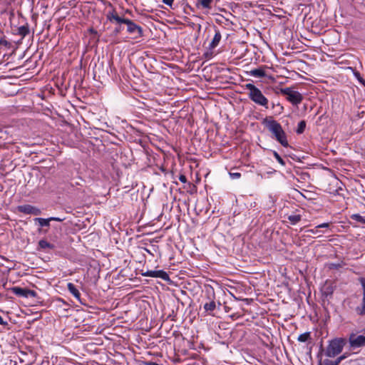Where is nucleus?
<instances>
[{
	"mask_svg": "<svg viewBox=\"0 0 365 365\" xmlns=\"http://www.w3.org/2000/svg\"><path fill=\"white\" fill-rule=\"evenodd\" d=\"M262 124L270 131L275 139L284 147L288 146L287 135L282 125L272 117H266L262 120Z\"/></svg>",
	"mask_w": 365,
	"mask_h": 365,
	"instance_id": "obj_1",
	"label": "nucleus"
},
{
	"mask_svg": "<svg viewBox=\"0 0 365 365\" xmlns=\"http://www.w3.org/2000/svg\"><path fill=\"white\" fill-rule=\"evenodd\" d=\"M107 19L110 22L115 21L117 24H125L127 25V31L129 34H137L138 36H142L143 35V31L141 26L137 25L133 21L125 19L123 17H120L118 15V14L113 11L109 12L107 14Z\"/></svg>",
	"mask_w": 365,
	"mask_h": 365,
	"instance_id": "obj_2",
	"label": "nucleus"
},
{
	"mask_svg": "<svg viewBox=\"0 0 365 365\" xmlns=\"http://www.w3.org/2000/svg\"><path fill=\"white\" fill-rule=\"evenodd\" d=\"M245 88L249 91L248 97L253 103L264 108H269V100L259 88L252 83H247Z\"/></svg>",
	"mask_w": 365,
	"mask_h": 365,
	"instance_id": "obj_3",
	"label": "nucleus"
},
{
	"mask_svg": "<svg viewBox=\"0 0 365 365\" xmlns=\"http://www.w3.org/2000/svg\"><path fill=\"white\" fill-rule=\"evenodd\" d=\"M346 344V341L344 338H335L329 341L328 346L325 351V355L327 357H334L337 356L342 351Z\"/></svg>",
	"mask_w": 365,
	"mask_h": 365,
	"instance_id": "obj_4",
	"label": "nucleus"
},
{
	"mask_svg": "<svg viewBox=\"0 0 365 365\" xmlns=\"http://www.w3.org/2000/svg\"><path fill=\"white\" fill-rule=\"evenodd\" d=\"M280 92L282 95L285 96L287 101L293 105H298L303 100L302 95L299 92L293 90L292 88L287 87L281 88Z\"/></svg>",
	"mask_w": 365,
	"mask_h": 365,
	"instance_id": "obj_5",
	"label": "nucleus"
},
{
	"mask_svg": "<svg viewBox=\"0 0 365 365\" xmlns=\"http://www.w3.org/2000/svg\"><path fill=\"white\" fill-rule=\"evenodd\" d=\"M10 290L15 295L24 298L35 297L37 294L34 290L29 289L26 288H21L19 287H13L10 288Z\"/></svg>",
	"mask_w": 365,
	"mask_h": 365,
	"instance_id": "obj_6",
	"label": "nucleus"
},
{
	"mask_svg": "<svg viewBox=\"0 0 365 365\" xmlns=\"http://www.w3.org/2000/svg\"><path fill=\"white\" fill-rule=\"evenodd\" d=\"M16 209L18 212L26 215H39L41 214V210L39 208L28 204L19 205Z\"/></svg>",
	"mask_w": 365,
	"mask_h": 365,
	"instance_id": "obj_7",
	"label": "nucleus"
},
{
	"mask_svg": "<svg viewBox=\"0 0 365 365\" xmlns=\"http://www.w3.org/2000/svg\"><path fill=\"white\" fill-rule=\"evenodd\" d=\"M349 342L351 348H359L365 346V336L351 334L349 338Z\"/></svg>",
	"mask_w": 365,
	"mask_h": 365,
	"instance_id": "obj_8",
	"label": "nucleus"
},
{
	"mask_svg": "<svg viewBox=\"0 0 365 365\" xmlns=\"http://www.w3.org/2000/svg\"><path fill=\"white\" fill-rule=\"evenodd\" d=\"M143 276L160 278L164 280L169 279L168 274L163 270H148L143 274Z\"/></svg>",
	"mask_w": 365,
	"mask_h": 365,
	"instance_id": "obj_9",
	"label": "nucleus"
},
{
	"mask_svg": "<svg viewBox=\"0 0 365 365\" xmlns=\"http://www.w3.org/2000/svg\"><path fill=\"white\" fill-rule=\"evenodd\" d=\"M207 298H208L209 301L204 304L203 308H204L205 311L207 312H212L216 308V304H215V293H212V296H208Z\"/></svg>",
	"mask_w": 365,
	"mask_h": 365,
	"instance_id": "obj_10",
	"label": "nucleus"
},
{
	"mask_svg": "<svg viewBox=\"0 0 365 365\" xmlns=\"http://www.w3.org/2000/svg\"><path fill=\"white\" fill-rule=\"evenodd\" d=\"M215 36L212 40V41L210 43L209 48L213 49L215 47H217L221 40L222 36L219 30L215 29Z\"/></svg>",
	"mask_w": 365,
	"mask_h": 365,
	"instance_id": "obj_11",
	"label": "nucleus"
},
{
	"mask_svg": "<svg viewBox=\"0 0 365 365\" xmlns=\"http://www.w3.org/2000/svg\"><path fill=\"white\" fill-rule=\"evenodd\" d=\"M68 290L70 292V293L78 301H80L81 299V294L78 289L76 287V286L73 283H68L67 284Z\"/></svg>",
	"mask_w": 365,
	"mask_h": 365,
	"instance_id": "obj_12",
	"label": "nucleus"
},
{
	"mask_svg": "<svg viewBox=\"0 0 365 365\" xmlns=\"http://www.w3.org/2000/svg\"><path fill=\"white\" fill-rule=\"evenodd\" d=\"M361 285L363 287V299H362V307H358L356 309L357 313L360 315L365 314V279H361Z\"/></svg>",
	"mask_w": 365,
	"mask_h": 365,
	"instance_id": "obj_13",
	"label": "nucleus"
},
{
	"mask_svg": "<svg viewBox=\"0 0 365 365\" xmlns=\"http://www.w3.org/2000/svg\"><path fill=\"white\" fill-rule=\"evenodd\" d=\"M213 0H198L196 6L197 8L210 9Z\"/></svg>",
	"mask_w": 365,
	"mask_h": 365,
	"instance_id": "obj_14",
	"label": "nucleus"
},
{
	"mask_svg": "<svg viewBox=\"0 0 365 365\" xmlns=\"http://www.w3.org/2000/svg\"><path fill=\"white\" fill-rule=\"evenodd\" d=\"M250 74L252 76L256 78H262L265 76V71L262 68L252 69L250 71Z\"/></svg>",
	"mask_w": 365,
	"mask_h": 365,
	"instance_id": "obj_15",
	"label": "nucleus"
},
{
	"mask_svg": "<svg viewBox=\"0 0 365 365\" xmlns=\"http://www.w3.org/2000/svg\"><path fill=\"white\" fill-rule=\"evenodd\" d=\"M34 220L35 221V222H37L41 227L50 226L51 219H49V217L48 218L36 217V218H34Z\"/></svg>",
	"mask_w": 365,
	"mask_h": 365,
	"instance_id": "obj_16",
	"label": "nucleus"
},
{
	"mask_svg": "<svg viewBox=\"0 0 365 365\" xmlns=\"http://www.w3.org/2000/svg\"><path fill=\"white\" fill-rule=\"evenodd\" d=\"M38 249L45 250L46 249H53L55 246L53 244L49 243L45 240H41L38 244Z\"/></svg>",
	"mask_w": 365,
	"mask_h": 365,
	"instance_id": "obj_17",
	"label": "nucleus"
},
{
	"mask_svg": "<svg viewBox=\"0 0 365 365\" xmlns=\"http://www.w3.org/2000/svg\"><path fill=\"white\" fill-rule=\"evenodd\" d=\"M29 33V27L28 24L19 26L17 29V34L20 35L21 38H24Z\"/></svg>",
	"mask_w": 365,
	"mask_h": 365,
	"instance_id": "obj_18",
	"label": "nucleus"
},
{
	"mask_svg": "<svg viewBox=\"0 0 365 365\" xmlns=\"http://www.w3.org/2000/svg\"><path fill=\"white\" fill-rule=\"evenodd\" d=\"M288 220L292 225L297 224L302 219L300 215H291L287 217Z\"/></svg>",
	"mask_w": 365,
	"mask_h": 365,
	"instance_id": "obj_19",
	"label": "nucleus"
},
{
	"mask_svg": "<svg viewBox=\"0 0 365 365\" xmlns=\"http://www.w3.org/2000/svg\"><path fill=\"white\" fill-rule=\"evenodd\" d=\"M305 128H306V122L304 120H301L300 122H299V123L297 125V128L296 130L297 133H298V134L303 133L305 130Z\"/></svg>",
	"mask_w": 365,
	"mask_h": 365,
	"instance_id": "obj_20",
	"label": "nucleus"
},
{
	"mask_svg": "<svg viewBox=\"0 0 365 365\" xmlns=\"http://www.w3.org/2000/svg\"><path fill=\"white\" fill-rule=\"evenodd\" d=\"M344 264H345L343 262H339V263L331 262V263H329L327 264V267L329 269H338L342 267Z\"/></svg>",
	"mask_w": 365,
	"mask_h": 365,
	"instance_id": "obj_21",
	"label": "nucleus"
},
{
	"mask_svg": "<svg viewBox=\"0 0 365 365\" xmlns=\"http://www.w3.org/2000/svg\"><path fill=\"white\" fill-rule=\"evenodd\" d=\"M309 339H310V333L309 332H305V333H303V334H300L298 336L297 339L300 342H305L307 340H309Z\"/></svg>",
	"mask_w": 365,
	"mask_h": 365,
	"instance_id": "obj_22",
	"label": "nucleus"
},
{
	"mask_svg": "<svg viewBox=\"0 0 365 365\" xmlns=\"http://www.w3.org/2000/svg\"><path fill=\"white\" fill-rule=\"evenodd\" d=\"M273 155L279 164H281L283 166L285 165V161L281 158V156L278 154L277 152L273 151Z\"/></svg>",
	"mask_w": 365,
	"mask_h": 365,
	"instance_id": "obj_23",
	"label": "nucleus"
},
{
	"mask_svg": "<svg viewBox=\"0 0 365 365\" xmlns=\"http://www.w3.org/2000/svg\"><path fill=\"white\" fill-rule=\"evenodd\" d=\"M354 76L359 81V82L365 86V80L361 76L360 73L359 72H354Z\"/></svg>",
	"mask_w": 365,
	"mask_h": 365,
	"instance_id": "obj_24",
	"label": "nucleus"
},
{
	"mask_svg": "<svg viewBox=\"0 0 365 365\" xmlns=\"http://www.w3.org/2000/svg\"><path fill=\"white\" fill-rule=\"evenodd\" d=\"M229 175H230V178L232 179V180L239 179L241 177V173H240L230 172Z\"/></svg>",
	"mask_w": 365,
	"mask_h": 365,
	"instance_id": "obj_25",
	"label": "nucleus"
},
{
	"mask_svg": "<svg viewBox=\"0 0 365 365\" xmlns=\"http://www.w3.org/2000/svg\"><path fill=\"white\" fill-rule=\"evenodd\" d=\"M319 365H333L332 360H329V359L322 360V359H320L319 361Z\"/></svg>",
	"mask_w": 365,
	"mask_h": 365,
	"instance_id": "obj_26",
	"label": "nucleus"
},
{
	"mask_svg": "<svg viewBox=\"0 0 365 365\" xmlns=\"http://www.w3.org/2000/svg\"><path fill=\"white\" fill-rule=\"evenodd\" d=\"M352 219L358 221L365 223V220H364L363 217L361 216L359 214H356L352 215Z\"/></svg>",
	"mask_w": 365,
	"mask_h": 365,
	"instance_id": "obj_27",
	"label": "nucleus"
},
{
	"mask_svg": "<svg viewBox=\"0 0 365 365\" xmlns=\"http://www.w3.org/2000/svg\"><path fill=\"white\" fill-rule=\"evenodd\" d=\"M0 46L9 47L10 46V43L8 41H6L4 38H1L0 39Z\"/></svg>",
	"mask_w": 365,
	"mask_h": 365,
	"instance_id": "obj_28",
	"label": "nucleus"
},
{
	"mask_svg": "<svg viewBox=\"0 0 365 365\" xmlns=\"http://www.w3.org/2000/svg\"><path fill=\"white\" fill-rule=\"evenodd\" d=\"M49 219H51V221L62 222L64 220V218H61V217H49Z\"/></svg>",
	"mask_w": 365,
	"mask_h": 365,
	"instance_id": "obj_29",
	"label": "nucleus"
},
{
	"mask_svg": "<svg viewBox=\"0 0 365 365\" xmlns=\"http://www.w3.org/2000/svg\"><path fill=\"white\" fill-rule=\"evenodd\" d=\"M163 2L165 4H166V5L172 7V6H173V2H174V0H163Z\"/></svg>",
	"mask_w": 365,
	"mask_h": 365,
	"instance_id": "obj_30",
	"label": "nucleus"
},
{
	"mask_svg": "<svg viewBox=\"0 0 365 365\" xmlns=\"http://www.w3.org/2000/svg\"><path fill=\"white\" fill-rule=\"evenodd\" d=\"M329 227V222H324L322 224H320V225H317V227H319V228H327Z\"/></svg>",
	"mask_w": 365,
	"mask_h": 365,
	"instance_id": "obj_31",
	"label": "nucleus"
},
{
	"mask_svg": "<svg viewBox=\"0 0 365 365\" xmlns=\"http://www.w3.org/2000/svg\"><path fill=\"white\" fill-rule=\"evenodd\" d=\"M318 229H319V227H317V226H316L314 228L309 230L308 232L312 233V234L315 235V234H317L319 232Z\"/></svg>",
	"mask_w": 365,
	"mask_h": 365,
	"instance_id": "obj_32",
	"label": "nucleus"
},
{
	"mask_svg": "<svg viewBox=\"0 0 365 365\" xmlns=\"http://www.w3.org/2000/svg\"><path fill=\"white\" fill-rule=\"evenodd\" d=\"M179 180H180V181H181L183 183H185L187 182V178H186L185 175H180L179 176Z\"/></svg>",
	"mask_w": 365,
	"mask_h": 365,
	"instance_id": "obj_33",
	"label": "nucleus"
},
{
	"mask_svg": "<svg viewBox=\"0 0 365 365\" xmlns=\"http://www.w3.org/2000/svg\"><path fill=\"white\" fill-rule=\"evenodd\" d=\"M341 361H340V359H336V360L334 361H332V364L333 365H339L340 364Z\"/></svg>",
	"mask_w": 365,
	"mask_h": 365,
	"instance_id": "obj_34",
	"label": "nucleus"
},
{
	"mask_svg": "<svg viewBox=\"0 0 365 365\" xmlns=\"http://www.w3.org/2000/svg\"><path fill=\"white\" fill-rule=\"evenodd\" d=\"M0 324H1V325H7V322H5L3 319V318H2V317L1 315H0Z\"/></svg>",
	"mask_w": 365,
	"mask_h": 365,
	"instance_id": "obj_35",
	"label": "nucleus"
},
{
	"mask_svg": "<svg viewBox=\"0 0 365 365\" xmlns=\"http://www.w3.org/2000/svg\"><path fill=\"white\" fill-rule=\"evenodd\" d=\"M345 358H346V356H345V355H342V356H340L339 357H338V359H340V361H341L342 360H344Z\"/></svg>",
	"mask_w": 365,
	"mask_h": 365,
	"instance_id": "obj_36",
	"label": "nucleus"
},
{
	"mask_svg": "<svg viewBox=\"0 0 365 365\" xmlns=\"http://www.w3.org/2000/svg\"><path fill=\"white\" fill-rule=\"evenodd\" d=\"M205 55L206 58H210L211 56H212L211 54H209L208 53H206Z\"/></svg>",
	"mask_w": 365,
	"mask_h": 365,
	"instance_id": "obj_37",
	"label": "nucleus"
},
{
	"mask_svg": "<svg viewBox=\"0 0 365 365\" xmlns=\"http://www.w3.org/2000/svg\"><path fill=\"white\" fill-rule=\"evenodd\" d=\"M125 13H126V14H131V11H130V10L127 9V10L125 11Z\"/></svg>",
	"mask_w": 365,
	"mask_h": 365,
	"instance_id": "obj_38",
	"label": "nucleus"
},
{
	"mask_svg": "<svg viewBox=\"0 0 365 365\" xmlns=\"http://www.w3.org/2000/svg\"><path fill=\"white\" fill-rule=\"evenodd\" d=\"M277 106H279L281 110H283V107H282V106H280V105H279V103H278Z\"/></svg>",
	"mask_w": 365,
	"mask_h": 365,
	"instance_id": "obj_39",
	"label": "nucleus"
},
{
	"mask_svg": "<svg viewBox=\"0 0 365 365\" xmlns=\"http://www.w3.org/2000/svg\"><path fill=\"white\" fill-rule=\"evenodd\" d=\"M274 106H276V104H274V103H272V108H274Z\"/></svg>",
	"mask_w": 365,
	"mask_h": 365,
	"instance_id": "obj_40",
	"label": "nucleus"
},
{
	"mask_svg": "<svg viewBox=\"0 0 365 365\" xmlns=\"http://www.w3.org/2000/svg\"><path fill=\"white\" fill-rule=\"evenodd\" d=\"M115 31H116V32H119V31H120V29H116Z\"/></svg>",
	"mask_w": 365,
	"mask_h": 365,
	"instance_id": "obj_41",
	"label": "nucleus"
},
{
	"mask_svg": "<svg viewBox=\"0 0 365 365\" xmlns=\"http://www.w3.org/2000/svg\"><path fill=\"white\" fill-rule=\"evenodd\" d=\"M38 232H42V230H41V228H40V229H38Z\"/></svg>",
	"mask_w": 365,
	"mask_h": 365,
	"instance_id": "obj_42",
	"label": "nucleus"
}]
</instances>
